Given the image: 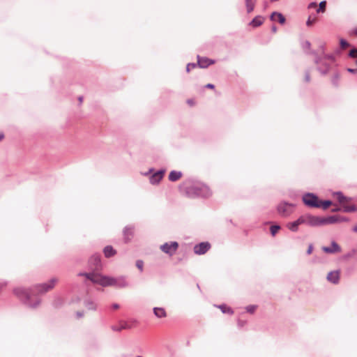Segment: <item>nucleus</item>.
I'll list each match as a JSON object with an SVG mask.
<instances>
[{"instance_id":"obj_1","label":"nucleus","mask_w":357,"mask_h":357,"mask_svg":"<svg viewBox=\"0 0 357 357\" xmlns=\"http://www.w3.org/2000/svg\"><path fill=\"white\" fill-rule=\"evenodd\" d=\"M79 276H84L94 284H98L102 287L113 286L117 288H124L129 285L126 276H119L117 278L102 275L94 272L79 273Z\"/></svg>"},{"instance_id":"obj_2","label":"nucleus","mask_w":357,"mask_h":357,"mask_svg":"<svg viewBox=\"0 0 357 357\" xmlns=\"http://www.w3.org/2000/svg\"><path fill=\"white\" fill-rule=\"evenodd\" d=\"M181 193L190 198L208 197L211 195V190L205 184L188 179L179 187Z\"/></svg>"},{"instance_id":"obj_3","label":"nucleus","mask_w":357,"mask_h":357,"mask_svg":"<svg viewBox=\"0 0 357 357\" xmlns=\"http://www.w3.org/2000/svg\"><path fill=\"white\" fill-rule=\"evenodd\" d=\"M14 294L22 301L27 307L36 308L40 303V299L36 298L34 303H31V297L34 295L33 287L30 289H25L22 287H17L13 290Z\"/></svg>"},{"instance_id":"obj_4","label":"nucleus","mask_w":357,"mask_h":357,"mask_svg":"<svg viewBox=\"0 0 357 357\" xmlns=\"http://www.w3.org/2000/svg\"><path fill=\"white\" fill-rule=\"evenodd\" d=\"M310 54L314 56V63L317 65V70L321 75H326L330 70L331 63L324 60L322 56H319L318 53L315 51H311Z\"/></svg>"},{"instance_id":"obj_5","label":"nucleus","mask_w":357,"mask_h":357,"mask_svg":"<svg viewBox=\"0 0 357 357\" xmlns=\"http://www.w3.org/2000/svg\"><path fill=\"white\" fill-rule=\"evenodd\" d=\"M296 205L285 201L281 202L277 206V212L282 217H288L294 211Z\"/></svg>"},{"instance_id":"obj_6","label":"nucleus","mask_w":357,"mask_h":357,"mask_svg":"<svg viewBox=\"0 0 357 357\" xmlns=\"http://www.w3.org/2000/svg\"><path fill=\"white\" fill-rule=\"evenodd\" d=\"M302 201L303 204L309 207L313 208H319V199L318 196L312 192H306L302 196Z\"/></svg>"},{"instance_id":"obj_7","label":"nucleus","mask_w":357,"mask_h":357,"mask_svg":"<svg viewBox=\"0 0 357 357\" xmlns=\"http://www.w3.org/2000/svg\"><path fill=\"white\" fill-rule=\"evenodd\" d=\"M58 282L57 278H52L47 282H44L42 284H38L33 287V293L38 292V294H45L50 290L52 289L56 283Z\"/></svg>"},{"instance_id":"obj_8","label":"nucleus","mask_w":357,"mask_h":357,"mask_svg":"<svg viewBox=\"0 0 357 357\" xmlns=\"http://www.w3.org/2000/svg\"><path fill=\"white\" fill-rule=\"evenodd\" d=\"M178 248V243L176 241H169L161 245L160 249L169 256H173Z\"/></svg>"},{"instance_id":"obj_9","label":"nucleus","mask_w":357,"mask_h":357,"mask_svg":"<svg viewBox=\"0 0 357 357\" xmlns=\"http://www.w3.org/2000/svg\"><path fill=\"white\" fill-rule=\"evenodd\" d=\"M89 264L91 269H92L93 271L100 270L101 267H102V264H101L100 255H93L89 261Z\"/></svg>"},{"instance_id":"obj_10","label":"nucleus","mask_w":357,"mask_h":357,"mask_svg":"<svg viewBox=\"0 0 357 357\" xmlns=\"http://www.w3.org/2000/svg\"><path fill=\"white\" fill-rule=\"evenodd\" d=\"M211 248V244L208 242H202L194 246V252L197 255H204Z\"/></svg>"},{"instance_id":"obj_11","label":"nucleus","mask_w":357,"mask_h":357,"mask_svg":"<svg viewBox=\"0 0 357 357\" xmlns=\"http://www.w3.org/2000/svg\"><path fill=\"white\" fill-rule=\"evenodd\" d=\"M165 172V169H160L152 174L149 177L150 183L153 185L159 183V182L162 180Z\"/></svg>"},{"instance_id":"obj_12","label":"nucleus","mask_w":357,"mask_h":357,"mask_svg":"<svg viewBox=\"0 0 357 357\" xmlns=\"http://www.w3.org/2000/svg\"><path fill=\"white\" fill-rule=\"evenodd\" d=\"M307 225L310 227H319L323 225V218L308 214Z\"/></svg>"},{"instance_id":"obj_13","label":"nucleus","mask_w":357,"mask_h":357,"mask_svg":"<svg viewBox=\"0 0 357 357\" xmlns=\"http://www.w3.org/2000/svg\"><path fill=\"white\" fill-rule=\"evenodd\" d=\"M213 63H214L213 60L209 59L206 57H201L199 55L197 56V66H198L199 68H205Z\"/></svg>"},{"instance_id":"obj_14","label":"nucleus","mask_w":357,"mask_h":357,"mask_svg":"<svg viewBox=\"0 0 357 357\" xmlns=\"http://www.w3.org/2000/svg\"><path fill=\"white\" fill-rule=\"evenodd\" d=\"M322 250L326 253L332 254L340 252L341 248L335 241H332L330 247L324 246Z\"/></svg>"},{"instance_id":"obj_15","label":"nucleus","mask_w":357,"mask_h":357,"mask_svg":"<svg viewBox=\"0 0 357 357\" xmlns=\"http://www.w3.org/2000/svg\"><path fill=\"white\" fill-rule=\"evenodd\" d=\"M327 280L330 282L336 284L340 281V271H333L328 273Z\"/></svg>"},{"instance_id":"obj_16","label":"nucleus","mask_w":357,"mask_h":357,"mask_svg":"<svg viewBox=\"0 0 357 357\" xmlns=\"http://www.w3.org/2000/svg\"><path fill=\"white\" fill-rule=\"evenodd\" d=\"M83 303L84 307L89 310L96 311L98 308L97 303L91 298H86Z\"/></svg>"},{"instance_id":"obj_17","label":"nucleus","mask_w":357,"mask_h":357,"mask_svg":"<svg viewBox=\"0 0 357 357\" xmlns=\"http://www.w3.org/2000/svg\"><path fill=\"white\" fill-rule=\"evenodd\" d=\"M134 234L133 226H126L123 229V236L126 242H128L131 240Z\"/></svg>"},{"instance_id":"obj_18","label":"nucleus","mask_w":357,"mask_h":357,"mask_svg":"<svg viewBox=\"0 0 357 357\" xmlns=\"http://www.w3.org/2000/svg\"><path fill=\"white\" fill-rule=\"evenodd\" d=\"M264 22V17L261 15H257L253 18L248 24L252 28H257L261 26Z\"/></svg>"},{"instance_id":"obj_19","label":"nucleus","mask_w":357,"mask_h":357,"mask_svg":"<svg viewBox=\"0 0 357 357\" xmlns=\"http://www.w3.org/2000/svg\"><path fill=\"white\" fill-rule=\"evenodd\" d=\"M337 222H339L338 215H331L323 218V225H332Z\"/></svg>"},{"instance_id":"obj_20","label":"nucleus","mask_w":357,"mask_h":357,"mask_svg":"<svg viewBox=\"0 0 357 357\" xmlns=\"http://www.w3.org/2000/svg\"><path fill=\"white\" fill-rule=\"evenodd\" d=\"M182 176V172L179 171H172L169 174V180L170 181L174 182L178 181Z\"/></svg>"},{"instance_id":"obj_21","label":"nucleus","mask_w":357,"mask_h":357,"mask_svg":"<svg viewBox=\"0 0 357 357\" xmlns=\"http://www.w3.org/2000/svg\"><path fill=\"white\" fill-rule=\"evenodd\" d=\"M333 195L336 196L338 202L340 204H342L344 202H348V201H351V197H347L344 196L341 191L335 192L333 193Z\"/></svg>"},{"instance_id":"obj_22","label":"nucleus","mask_w":357,"mask_h":357,"mask_svg":"<svg viewBox=\"0 0 357 357\" xmlns=\"http://www.w3.org/2000/svg\"><path fill=\"white\" fill-rule=\"evenodd\" d=\"M153 313L158 318H163L167 316V313L164 308L162 307H154Z\"/></svg>"},{"instance_id":"obj_23","label":"nucleus","mask_w":357,"mask_h":357,"mask_svg":"<svg viewBox=\"0 0 357 357\" xmlns=\"http://www.w3.org/2000/svg\"><path fill=\"white\" fill-rule=\"evenodd\" d=\"M103 252H104L105 256L107 258L111 257L116 254L115 250H114V248L111 245L106 246L104 248Z\"/></svg>"},{"instance_id":"obj_24","label":"nucleus","mask_w":357,"mask_h":357,"mask_svg":"<svg viewBox=\"0 0 357 357\" xmlns=\"http://www.w3.org/2000/svg\"><path fill=\"white\" fill-rule=\"evenodd\" d=\"M298 227H299V225L297 222V220H296L294 222H289L287 223V227L291 231H293V232H296L298 231Z\"/></svg>"},{"instance_id":"obj_25","label":"nucleus","mask_w":357,"mask_h":357,"mask_svg":"<svg viewBox=\"0 0 357 357\" xmlns=\"http://www.w3.org/2000/svg\"><path fill=\"white\" fill-rule=\"evenodd\" d=\"M256 0H245V6L248 13L253 11Z\"/></svg>"},{"instance_id":"obj_26","label":"nucleus","mask_w":357,"mask_h":357,"mask_svg":"<svg viewBox=\"0 0 357 357\" xmlns=\"http://www.w3.org/2000/svg\"><path fill=\"white\" fill-rule=\"evenodd\" d=\"M319 208H321L324 210L327 209L329 206H331L333 204L332 201L329 199L326 200H320L319 202Z\"/></svg>"},{"instance_id":"obj_27","label":"nucleus","mask_w":357,"mask_h":357,"mask_svg":"<svg viewBox=\"0 0 357 357\" xmlns=\"http://www.w3.org/2000/svg\"><path fill=\"white\" fill-rule=\"evenodd\" d=\"M296 220L299 225H307L308 214H305V215H301Z\"/></svg>"},{"instance_id":"obj_28","label":"nucleus","mask_w":357,"mask_h":357,"mask_svg":"<svg viewBox=\"0 0 357 357\" xmlns=\"http://www.w3.org/2000/svg\"><path fill=\"white\" fill-rule=\"evenodd\" d=\"M322 56V58L324 60L330 61L331 63H333L335 61V56L333 54H326L324 53Z\"/></svg>"},{"instance_id":"obj_29","label":"nucleus","mask_w":357,"mask_h":357,"mask_svg":"<svg viewBox=\"0 0 357 357\" xmlns=\"http://www.w3.org/2000/svg\"><path fill=\"white\" fill-rule=\"evenodd\" d=\"M342 211L345 213H351L357 211V206L355 205L351 206H344L342 208Z\"/></svg>"},{"instance_id":"obj_30","label":"nucleus","mask_w":357,"mask_h":357,"mask_svg":"<svg viewBox=\"0 0 357 357\" xmlns=\"http://www.w3.org/2000/svg\"><path fill=\"white\" fill-rule=\"evenodd\" d=\"M281 229L279 225H273L270 227V231L273 236H275L278 231Z\"/></svg>"},{"instance_id":"obj_31","label":"nucleus","mask_w":357,"mask_h":357,"mask_svg":"<svg viewBox=\"0 0 357 357\" xmlns=\"http://www.w3.org/2000/svg\"><path fill=\"white\" fill-rule=\"evenodd\" d=\"M326 1H322L319 3V8L317 10V13H324L326 10Z\"/></svg>"},{"instance_id":"obj_32","label":"nucleus","mask_w":357,"mask_h":357,"mask_svg":"<svg viewBox=\"0 0 357 357\" xmlns=\"http://www.w3.org/2000/svg\"><path fill=\"white\" fill-rule=\"evenodd\" d=\"M257 305H248L246 307H245V310H246V312L250 313V314H254L255 310H257Z\"/></svg>"},{"instance_id":"obj_33","label":"nucleus","mask_w":357,"mask_h":357,"mask_svg":"<svg viewBox=\"0 0 357 357\" xmlns=\"http://www.w3.org/2000/svg\"><path fill=\"white\" fill-rule=\"evenodd\" d=\"M339 79H340V76L337 73L335 74L333 77H332V84L335 86H338L339 85Z\"/></svg>"},{"instance_id":"obj_34","label":"nucleus","mask_w":357,"mask_h":357,"mask_svg":"<svg viewBox=\"0 0 357 357\" xmlns=\"http://www.w3.org/2000/svg\"><path fill=\"white\" fill-rule=\"evenodd\" d=\"M340 45L342 49H346L350 46V44L346 40L341 38L340 40Z\"/></svg>"},{"instance_id":"obj_35","label":"nucleus","mask_w":357,"mask_h":357,"mask_svg":"<svg viewBox=\"0 0 357 357\" xmlns=\"http://www.w3.org/2000/svg\"><path fill=\"white\" fill-rule=\"evenodd\" d=\"M277 17L278 21L280 24H284L285 23L286 19L281 13L278 12Z\"/></svg>"},{"instance_id":"obj_36","label":"nucleus","mask_w":357,"mask_h":357,"mask_svg":"<svg viewBox=\"0 0 357 357\" xmlns=\"http://www.w3.org/2000/svg\"><path fill=\"white\" fill-rule=\"evenodd\" d=\"M349 56L351 58H357V48L351 49L349 52Z\"/></svg>"},{"instance_id":"obj_37","label":"nucleus","mask_w":357,"mask_h":357,"mask_svg":"<svg viewBox=\"0 0 357 357\" xmlns=\"http://www.w3.org/2000/svg\"><path fill=\"white\" fill-rule=\"evenodd\" d=\"M318 53V55H323L325 53V45L322 44L319 47L317 51H315Z\"/></svg>"},{"instance_id":"obj_38","label":"nucleus","mask_w":357,"mask_h":357,"mask_svg":"<svg viewBox=\"0 0 357 357\" xmlns=\"http://www.w3.org/2000/svg\"><path fill=\"white\" fill-rule=\"evenodd\" d=\"M136 266L140 271H143L144 262L142 260H137L136 261Z\"/></svg>"},{"instance_id":"obj_39","label":"nucleus","mask_w":357,"mask_h":357,"mask_svg":"<svg viewBox=\"0 0 357 357\" xmlns=\"http://www.w3.org/2000/svg\"><path fill=\"white\" fill-rule=\"evenodd\" d=\"M348 33L351 36H357V26L350 29Z\"/></svg>"},{"instance_id":"obj_40","label":"nucleus","mask_w":357,"mask_h":357,"mask_svg":"<svg viewBox=\"0 0 357 357\" xmlns=\"http://www.w3.org/2000/svg\"><path fill=\"white\" fill-rule=\"evenodd\" d=\"M195 67H197V63H189L186 66V71L190 72L192 68H195Z\"/></svg>"},{"instance_id":"obj_41","label":"nucleus","mask_w":357,"mask_h":357,"mask_svg":"<svg viewBox=\"0 0 357 357\" xmlns=\"http://www.w3.org/2000/svg\"><path fill=\"white\" fill-rule=\"evenodd\" d=\"M310 46H311V44L308 40H305L302 43L303 49H310Z\"/></svg>"},{"instance_id":"obj_42","label":"nucleus","mask_w":357,"mask_h":357,"mask_svg":"<svg viewBox=\"0 0 357 357\" xmlns=\"http://www.w3.org/2000/svg\"><path fill=\"white\" fill-rule=\"evenodd\" d=\"M247 324V321L245 320H240L238 319V327L239 328H242L243 327H244Z\"/></svg>"},{"instance_id":"obj_43","label":"nucleus","mask_w":357,"mask_h":357,"mask_svg":"<svg viewBox=\"0 0 357 357\" xmlns=\"http://www.w3.org/2000/svg\"><path fill=\"white\" fill-rule=\"evenodd\" d=\"M316 21V18H313L312 19L311 17L310 16L306 22V24L307 26H311L313 23H314Z\"/></svg>"},{"instance_id":"obj_44","label":"nucleus","mask_w":357,"mask_h":357,"mask_svg":"<svg viewBox=\"0 0 357 357\" xmlns=\"http://www.w3.org/2000/svg\"><path fill=\"white\" fill-rule=\"evenodd\" d=\"M233 310L230 307H228L227 305H225V314H233Z\"/></svg>"},{"instance_id":"obj_45","label":"nucleus","mask_w":357,"mask_h":357,"mask_svg":"<svg viewBox=\"0 0 357 357\" xmlns=\"http://www.w3.org/2000/svg\"><path fill=\"white\" fill-rule=\"evenodd\" d=\"M305 81L309 82L310 81V73L309 70H306L305 73Z\"/></svg>"},{"instance_id":"obj_46","label":"nucleus","mask_w":357,"mask_h":357,"mask_svg":"<svg viewBox=\"0 0 357 357\" xmlns=\"http://www.w3.org/2000/svg\"><path fill=\"white\" fill-rule=\"evenodd\" d=\"M62 303V300L61 298H57L54 301V305L55 307H58L59 305H61Z\"/></svg>"},{"instance_id":"obj_47","label":"nucleus","mask_w":357,"mask_h":357,"mask_svg":"<svg viewBox=\"0 0 357 357\" xmlns=\"http://www.w3.org/2000/svg\"><path fill=\"white\" fill-rule=\"evenodd\" d=\"M313 245L312 244H310L309 246H308V248L306 251V254L310 255L312 254V251H313Z\"/></svg>"},{"instance_id":"obj_48","label":"nucleus","mask_w":357,"mask_h":357,"mask_svg":"<svg viewBox=\"0 0 357 357\" xmlns=\"http://www.w3.org/2000/svg\"><path fill=\"white\" fill-rule=\"evenodd\" d=\"M338 220H339V222L349 221V218H347L346 217H343V216H340V215H338Z\"/></svg>"},{"instance_id":"obj_49","label":"nucleus","mask_w":357,"mask_h":357,"mask_svg":"<svg viewBox=\"0 0 357 357\" xmlns=\"http://www.w3.org/2000/svg\"><path fill=\"white\" fill-rule=\"evenodd\" d=\"M347 72H349L350 73H353V74L357 73V68H348L347 69Z\"/></svg>"},{"instance_id":"obj_50","label":"nucleus","mask_w":357,"mask_h":357,"mask_svg":"<svg viewBox=\"0 0 357 357\" xmlns=\"http://www.w3.org/2000/svg\"><path fill=\"white\" fill-rule=\"evenodd\" d=\"M77 318L79 319L84 317V312L78 311L76 312Z\"/></svg>"},{"instance_id":"obj_51","label":"nucleus","mask_w":357,"mask_h":357,"mask_svg":"<svg viewBox=\"0 0 357 357\" xmlns=\"http://www.w3.org/2000/svg\"><path fill=\"white\" fill-rule=\"evenodd\" d=\"M277 14H278V12H276V11L273 12L270 16V20L272 21L275 20V16H277Z\"/></svg>"},{"instance_id":"obj_52","label":"nucleus","mask_w":357,"mask_h":357,"mask_svg":"<svg viewBox=\"0 0 357 357\" xmlns=\"http://www.w3.org/2000/svg\"><path fill=\"white\" fill-rule=\"evenodd\" d=\"M317 7V3L316 2H312L308 5V8H313Z\"/></svg>"},{"instance_id":"obj_53","label":"nucleus","mask_w":357,"mask_h":357,"mask_svg":"<svg viewBox=\"0 0 357 357\" xmlns=\"http://www.w3.org/2000/svg\"><path fill=\"white\" fill-rule=\"evenodd\" d=\"M277 31H278V28H277V26H276L275 25H273V26H271V31H272L273 33H276V32H277Z\"/></svg>"},{"instance_id":"obj_54","label":"nucleus","mask_w":357,"mask_h":357,"mask_svg":"<svg viewBox=\"0 0 357 357\" xmlns=\"http://www.w3.org/2000/svg\"><path fill=\"white\" fill-rule=\"evenodd\" d=\"M215 86L213 84H207L205 85V88L207 89H214Z\"/></svg>"},{"instance_id":"obj_55","label":"nucleus","mask_w":357,"mask_h":357,"mask_svg":"<svg viewBox=\"0 0 357 357\" xmlns=\"http://www.w3.org/2000/svg\"><path fill=\"white\" fill-rule=\"evenodd\" d=\"M112 308L114 309V310H116V309H119V305L117 304V303H114L112 305Z\"/></svg>"},{"instance_id":"obj_56","label":"nucleus","mask_w":357,"mask_h":357,"mask_svg":"<svg viewBox=\"0 0 357 357\" xmlns=\"http://www.w3.org/2000/svg\"><path fill=\"white\" fill-rule=\"evenodd\" d=\"M216 307L218 308H219L222 311V312H223V304H220L219 305H216Z\"/></svg>"},{"instance_id":"obj_57","label":"nucleus","mask_w":357,"mask_h":357,"mask_svg":"<svg viewBox=\"0 0 357 357\" xmlns=\"http://www.w3.org/2000/svg\"><path fill=\"white\" fill-rule=\"evenodd\" d=\"M341 210L340 208L337 207V208H333L331 210L332 212H337V211H340Z\"/></svg>"},{"instance_id":"obj_58","label":"nucleus","mask_w":357,"mask_h":357,"mask_svg":"<svg viewBox=\"0 0 357 357\" xmlns=\"http://www.w3.org/2000/svg\"><path fill=\"white\" fill-rule=\"evenodd\" d=\"M112 330L115 331H121V328H117V327L113 326L112 327Z\"/></svg>"},{"instance_id":"obj_59","label":"nucleus","mask_w":357,"mask_h":357,"mask_svg":"<svg viewBox=\"0 0 357 357\" xmlns=\"http://www.w3.org/2000/svg\"><path fill=\"white\" fill-rule=\"evenodd\" d=\"M153 169H150L149 170V172H146V173L145 174V175H148V174H149L152 173V172H153Z\"/></svg>"},{"instance_id":"obj_60","label":"nucleus","mask_w":357,"mask_h":357,"mask_svg":"<svg viewBox=\"0 0 357 357\" xmlns=\"http://www.w3.org/2000/svg\"><path fill=\"white\" fill-rule=\"evenodd\" d=\"M6 285V282L0 283V287H3Z\"/></svg>"},{"instance_id":"obj_61","label":"nucleus","mask_w":357,"mask_h":357,"mask_svg":"<svg viewBox=\"0 0 357 357\" xmlns=\"http://www.w3.org/2000/svg\"><path fill=\"white\" fill-rule=\"evenodd\" d=\"M353 231H354V232H357V225H355V226L354 227V228H353Z\"/></svg>"},{"instance_id":"obj_62","label":"nucleus","mask_w":357,"mask_h":357,"mask_svg":"<svg viewBox=\"0 0 357 357\" xmlns=\"http://www.w3.org/2000/svg\"><path fill=\"white\" fill-rule=\"evenodd\" d=\"M78 100H79V102H80V103H81V102H82V101H83V97L79 96V98H78Z\"/></svg>"},{"instance_id":"obj_63","label":"nucleus","mask_w":357,"mask_h":357,"mask_svg":"<svg viewBox=\"0 0 357 357\" xmlns=\"http://www.w3.org/2000/svg\"><path fill=\"white\" fill-rule=\"evenodd\" d=\"M128 326L125 324L121 327V330L127 328Z\"/></svg>"},{"instance_id":"obj_64","label":"nucleus","mask_w":357,"mask_h":357,"mask_svg":"<svg viewBox=\"0 0 357 357\" xmlns=\"http://www.w3.org/2000/svg\"><path fill=\"white\" fill-rule=\"evenodd\" d=\"M4 135L3 134H0V142L3 139Z\"/></svg>"}]
</instances>
